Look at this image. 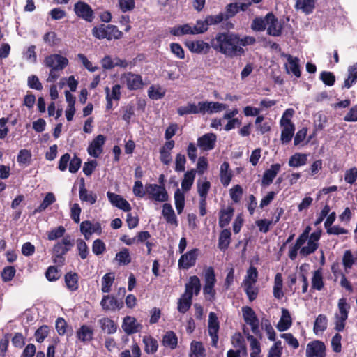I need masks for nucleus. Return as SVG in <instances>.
Masks as SVG:
<instances>
[{
  "mask_svg": "<svg viewBox=\"0 0 357 357\" xmlns=\"http://www.w3.org/2000/svg\"><path fill=\"white\" fill-rule=\"evenodd\" d=\"M238 33L225 31L218 33L211 40L212 48L227 57L234 58L245 54V50L238 45Z\"/></svg>",
  "mask_w": 357,
  "mask_h": 357,
  "instance_id": "1",
  "label": "nucleus"
},
{
  "mask_svg": "<svg viewBox=\"0 0 357 357\" xmlns=\"http://www.w3.org/2000/svg\"><path fill=\"white\" fill-rule=\"evenodd\" d=\"M43 65L50 69L47 82H54L60 76L59 72L68 65V59L61 54H52L45 57Z\"/></svg>",
  "mask_w": 357,
  "mask_h": 357,
  "instance_id": "2",
  "label": "nucleus"
},
{
  "mask_svg": "<svg viewBox=\"0 0 357 357\" xmlns=\"http://www.w3.org/2000/svg\"><path fill=\"white\" fill-rule=\"evenodd\" d=\"M92 35L98 40L107 39L112 40L113 39H121L123 37V32L118 27L112 24H102L94 26L92 30Z\"/></svg>",
  "mask_w": 357,
  "mask_h": 357,
  "instance_id": "3",
  "label": "nucleus"
},
{
  "mask_svg": "<svg viewBox=\"0 0 357 357\" xmlns=\"http://www.w3.org/2000/svg\"><path fill=\"white\" fill-rule=\"evenodd\" d=\"M204 285L203 287V294L205 298L209 301H213L215 298V285L216 278L214 268L212 266L208 267L204 273Z\"/></svg>",
  "mask_w": 357,
  "mask_h": 357,
  "instance_id": "4",
  "label": "nucleus"
},
{
  "mask_svg": "<svg viewBox=\"0 0 357 357\" xmlns=\"http://www.w3.org/2000/svg\"><path fill=\"white\" fill-rule=\"evenodd\" d=\"M350 307L347 298H342L339 299L337 303L338 312L335 314V329L336 331L340 332L344 329Z\"/></svg>",
  "mask_w": 357,
  "mask_h": 357,
  "instance_id": "5",
  "label": "nucleus"
},
{
  "mask_svg": "<svg viewBox=\"0 0 357 357\" xmlns=\"http://www.w3.org/2000/svg\"><path fill=\"white\" fill-rule=\"evenodd\" d=\"M145 190L149 199L152 200L160 202L168 200V193L164 185L146 184Z\"/></svg>",
  "mask_w": 357,
  "mask_h": 357,
  "instance_id": "6",
  "label": "nucleus"
},
{
  "mask_svg": "<svg viewBox=\"0 0 357 357\" xmlns=\"http://www.w3.org/2000/svg\"><path fill=\"white\" fill-rule=\"evenodd\" d=\"M74 245V240L69 235L63 238L61 241L57 242L53 247L52 251L55 257L63 260V256L71 250Z\"/></svg>",
  "mask_w": 357,
  "mask_h": 357,
  "instance_id": "7",
  "label": "nucleus"
},
{
  "mask_svg": "<svg viewBox=\"0 0 357 357\" xmlns=\"http://www.w3.org/2000/svg\"><path fill=\"white\" fill-rule=\"evenodd\" d=\"M244 321L250 326L252 332L256 335H260L259 321L254 310L248 306L242 308Z\"/></svg>",
  "mask_w": 357,
  "mask_h": 357,
  "instance_id": "8",
  "label": "nucleus"
},
{
  "mask_svg": "<svg viewBox=\"0 0 357 357\" xmlns=\"http://www.w3.org/2000/svg\"><path fill=\"white\" fill-rule=\"evenodd\" d=\"M321 236V231H315L312 233L310 238L307 240V244L303 245L300 250V255L303 257H307L315 252L318 248L319 240Z\"/></svg>",
  "mask_w": 357,
  "mask_h": 357,
  "instance_id": "9",
  "label": "nucleus"
},
{
  "mask_svg": "<svg viewBox=\"0 0 357 357\" xmlns=\"http://www.w3.org/2000/svg\"><path fill=\"white\" fill-rule=\"evenodd\" d=\"M220 329L219 321L215 313L211 312L208 315V331L211 337V345L217 347L218 342V331Z\"/></svg>",
  "mask_w": 357,
  "mask_h": 357,
  "instance_id": "10",
  "label": "nucleus"
},
{
  "mask_svg": "<svg viewBox=\"0 0 357 357\" xmlns=\"http://www.w3.org/2000/svg\"><path fill=\"white\" fill-rule=\"evenodd\" d=\"M74 11L77 17L88 22H91L94 18L93 9L86 2H77L74 6Z\"/></svg>",
  "mask_w": 357,
  "mask_h": 357,
  "instance_id": "11",
  "label": "nucleus"
},
{
  "mask_svg": "<svg viewBox=\"0 0 357 357\" xmlns=\"http://www.w3.org/2000/svg\"><path fill=\"white\" fill-rule=\"evenodd\" d=\"M306 357H326V346L319 340L310 342L306 347Z\"/></svg>",
  "mask_w": 357,
  "mask_h": 357,
  "instance_id": "12",
  "label": "nucleus"
},
{
  "mask_svg": "<svg viewBox=\"0 0 357 357\" xmlns=\"http://www.w3.org/2000/svg\"><path fill=\"white\" fill-rule=\"evenodd\" d=\"M199 254V250L197 248L190 250L185 254L181 256L178 261V266L182 269H189L192 266H194L196 263Z\"/></svg>",
  "mask_w": 357,
  "mask_h": 357,
  "instance_id": "13",
  "label": "nucleus"
},
{
  "mask_svg": "<svg viewBox=\"0 0 357 357\" xmlns=\"http://www.w3.org/2000/svg\"><path fill=\"white\" fill-rule=\"evenodd\" d=\"M121 327L124 333L130 335L139 332L142 329L143 326L137 321L135 317L126 316L123 319Z\"/></svg>",
  "mask_w": 357,
  "mask_h": 357,
  "instance_id": "14",
  "label": "nucleus"
},
{
  "mask_svg": "<svg viewBox=\"0 0 357 357\" xmlns=\"http://www.w3.org/2000/svg\"><path fill=\"white\" fill-rule=\"evenodd\" d=\"M121 82L126 84L129 90H137L143 84L142 77L132 73H124L121 77Z\"/></svg>",
  "mask_w": 357,
  "mask_h": 357,
  "instance_id": "15",
  "label": "nucleus"
},
{
  "mask_svg": "<svg viewBox=\"0 0 357 357\" xmlns=\"http://www.w3.org/2000/svg\"><path fill=\"white\" fill-rule=\"evenodd\" d=\"M106 141V137L103 135H98L89 144L87 148L88 153L93 157L98 158L103 151V146Z\"/></svg>",
  "mask_w": 357,
  "mask_h": 357,
  "instance_id": "16",
  "label": "nucleus"
},
{
  "mask_svg": "<svg viewBox=\"0 0 357 357\" xmlns=\"http://www.w3.org/2000/svg\"><path fill=\"white\" fill-rule=\"evenodd\" d=\"M267 25V33L268 35L276 37L281 36L282 26L279 23L278 18L271 12L266 14Z\"/></svg>",
  "mask_w": 357,
  "mask_h": 357,
  "instance_id": "17",
  "label": "nucleus"
},
{
  "mask_svg": "<svg viewBox=\"0 0 357 357\" xmlns=\"http://www.w3.org/2000/svg\"><path fill=\"white\" fill-rule=\"evenodd\" d=\"M217 136L214 133H206L197 139V146L203 151H211L214 149Z\"/></svg>",
  "mask_w": 357,
  "mask_h": 357,
  "instance_id": "18",
  "label": "nucleus"
},
{
  "mask_svg": "<svg viewBox=\"0 0 357 357\" xmlns=\"http://www.w3.org/2000/svg\"><path fill=\"white\" fill-rule=\"evenodd\" d=\"M107 196L112 206L125 212H129L131 210L130 203L122 196L111 192H107Z\"/></svg>",
  "mask_w": 357,
  "mask_h": 357,
  "instance_id": "19",
  "label": "nucleus"
},
{
  "mask_svg": "<svg viewBox=\"0 0 357 357\" xmlns=\"http://www.w3.org/2000/svg\"><path fill=\"white\" fill-rule=\"evenodd\" d=\"M198 106L200 107L201 114L206 112L209 114L216 113L227 108V105L220 103L218 102H199Z\"/></svg>",
  "mask_w": 357,
  "mask_h": 357,
  "instance_id": "20",
  "label": "nucleus"
},
{
  "mask_svg": "<svg viewBox=\"0 0 357 357\" xmlns=\"http://www.w3.org/2000/svg\"><path fill=\"white\" fill-rule=\"evenodd\" d=\"M100 305L104 310L115 311L120 310L123 306L122 301H118L115 297L109 295H105L102 297Z\"/></svg>",
  "mask_w": 357,
  "mask_h": 357,
  "instance_id": "21",
  "label": "nucleus"
},
{
  "mask_svg": "<svg viewBox=\"0 0 357 357\" xmlns=\"http://www.w3.org/2000/svg\"><path fill=\"white\" fill-rule=\"evenodd\" d=\"M201 291V282L197 275L190 276L188 282L185 285L183 294L192 298L193 295L197 296Z\"/></svg>",
  "mask_w": 357,
  "mask_h": 357,
  "instance_id": "22",
  "label": "nucleus"
},
{
  "mask_svg": "<svg viewBox=\"0 0 357 357\" xmlns=\"http://www.w3.org/2000/svg\"><path fill=\"white\" fill-rule=\"evenodd\" d=\"M79 195L81 201L88 202L90 204H95L97 200V195L92 191L86 190L84 178H81L79 180Z\"/></svg>",
  "mask_w": 357,
  "mask_h": 357,
  "instance_id": "23",
  "label": "nucleus"
},
{
  "mask_svg": "<svg viewBox=\"0 0 357 357\" xmlns=\"http://www.w3.org/2000/svg\"><path fill=\"white\" fill-rule=\"evenodd\" d=\"M280 168L281 165L279 163H275L272 165L270 169L265 170L261 179V185L263 186H268L271 185L280 172Z\"/></svg>",
  "mask_w": 357,
  "mask_h": 357,
  "instance_id": "24",
  "label": "nucleus"
},
{
  "mask_svg": "<svg viewBox=\"0 0 357 357\" xmlns=\"http://www.w3.org/2000/svg\"><path fill=\"white\" fill-rule=\"evenodd\" d=\"M188 49L197 54H207L211 47V44H208L203 40L191 41L186 44Z\"/></svg>",
  "mask_w": 357,
  "mask_h": 357,
  "instance_id": "25",
  "label": "nucleus"
},
{
  "mask_svg": "<svg viewBox=\"0 0 357 357\" xmlns=\"http://www.w3.org/2000/svg\"><path fill=\"white\" fill-rule=\"evenodd\" d=\"M94 331L92 326L82 325L76 332L77 339L82 342H88L93 340Z\"/></svg>",
  "mask_w": 357,
  "mask_h": 357,
  "instance_id": "26",
  "label": "nucleus"
},
{
  "mask_svg": "<svg viewBox=\"0 0 357 357\" xmlns=\"http://www.w3.org/2000/svg\"><path fill=\"white\" fill-rule=\"evenodd\" d=\"M288 65H285L286 70L288 73H291L296 77L299 78L301 75L299 59L293 57L291 55H287Z\"/></svg>",
  "mask_w": 357,
  "mask_h": 357,
  "instance_id": "27",
  "label": "nucleus"
},
{
  "mask_svg": "<svg viewBox=\"0 0 357 357\" xmlns=\"http://www.w3.org/2000/svg\"><path fill=\"white\" fill-rule=\"evenodd\" d=\"M292 324L291 314L287 309H282V316L277 325L279 331L282 332L288 330Z\"/></svg>",
  "mask_w": 357,
  "mask_h": 357,
  "instance_id": "28",
  "label": "nucleus"
},
{
  "mask_svg": "<svg viewBox=\"0 0 357 357\" xmlns=\"http://www.w3.org/2000/svg\"><path fill=\"white\" fill-rule=\"evenodd\" d=\"M315 0H296L294 7L296 10H301L305 15H310L315 8Z\"/></svg>",
  "mask_w": 357,
  "mask_h": 357,
  "instance_id": "29",
  "label": "nucleus"
},
{
  "mask_svg": "<svg viewBox=\"0 0 357 357\" xmlns=\"http://www.w3.org/2000/svg\"><path fill=\"white\" fill-rule=\"evenodd\" d=\"M101 329L107 334H114L117 331L118 325L111 319L103 317L98 320Z\"/></svg>",
  "mask_w": 357,
  "mask_h": 357,
  "instance_id": "30",
  "label": "nucleus"
},
{
  "mask_svg": "<svg viewBox=\"0 0 357 357\" xmlns=\"http://www.w3.org/2000/svg\"><path fill=\"white\" fill-rule=\"evenodd\" d=\"M231 178H232V173L229 170V164L228 162L225 161L220 166V182L225 187H227L231 182Z\"/></svg>",
  "mask_w": 357,
  "mask_h": 357,
  "instance_id": "31",
  "label": "nucleus"
},
{
  "mask_svg": "<svg viewBox=\"0 0 357 357\" xmlns=\"http://www.w3.org/2000/svg\"><path fill=\"white\" fill-rule=\"evenodd\" d=\"M66 286L68 290L75 291L79 288V275L75 272H68L64 276Z\"/></svg>",
  "mask_w": 357,
  "mask_h": 357,
  "instance_id": "32",
  "label": "nucleus"
},
{
  "mask_svg": "<svg viewBox=\"0 0 357 357\" xmlns=\"http://www.w3.org/2000/svg\"><path fill=\"white\" fill-rule=\"evenodd\" d=\"M144 344V351L148 354H155L158 348V341L151 335H146L143 337Z\"/></svg>",
  "mask_w": 357,
  "mask_h": 357,
  "instance_id": "33",
  "label": "nucleus"
},
{
  "mask_svg": "<svg viewBox=\"0 0 357 357\" xmlns=\"http://www.w3.org/2000/svg\"><path fill=\"white\" fill-rule=\"evenodd\" d=\"M231 233L229 229H223L219 236L218 248L222 251H225L231 242Z\"/></svg>",
  "mask_w": 357,
  "mask_h": 357,
  "instance_id": "34",
  "label": "nucleus"
},
{
  "mask_svg": "<svg viewBox=\"0 0 357 357\" xmlns=\"http://www.w3.org/2000/svg\"><path fill=\"white\" fill-rule=\"evenodd\" d=\"M162 344L165 347H169L171 349H174L177 347L178 338L174 332L169 331H167L163 336Z\"/></svg>",
  "mask_w": 357,
  "mask_h": 357,
  "instance_id": "35",
  "label": "nucleus"
},
{
  "mask_svg": "<svg viewBox=\"0 0 357 357\" xmlns=\"http://www.w3.org/2000/svg\"><path fill=\"white\" fill-rule=\"evenodd\" d=\"M283 280L282 274L278 273L274 279L273 296L277 299H281L284 296L282 291Z\"/></svg>",
  "mask_w": 357,
  "mask_h": 357,
  "instance_id": "36",
  "label": "nucleus"
},
{
  "mask_svg": "<svg viewBox=\"0 0 357 357\" xmlns=\"http://www.w3.org/2000/svg\"><path fill=\"white\" fill-rule=\"evenodd\" d=\"M192 298L183 294L178 301V311L182 314L187 312L191 307Z\"/></svg>",
  "mask_w": 357,
  "mask_h": 357,
  "instance_id": "37",
  "label": "nucleus"
},
{
  "mask_svg": "<svg viewBox=\"0 0 357 357\" xmlns=\"http://www.w3.org/2000/svg\"><path fill=\"white\" fill-rule=\"evenodd\" d=\"M307 155L301 153H296L291 155L289 160V166L292 167H298L305 165L307 163Z\"/></svg>",
  "mask_w": 357,
  "mask_h": 357,
  "instance_id": "38",
  "label": "nucleus"
},
{
  "mask_svg": "<svg viewBox=\"0 0 357 357\" xmlns=\"http://www.w3.org/2000/svg\"><path fill=\"white\" fill-rule=\"evenodd\" d=\"M195 170L191 169L185 173L181 181V188L184 191H189L193 184L195 178Z\"/></svg>",
  "mask_w": 357,
  "mask_h": 357,
  "instance_id": "39",
  "label": "nucleus"
},
{
  "mask_svg": "<svg viewBox=\"0 0 357 357\" xmlns=\"http://www.w3.org/2000/svg\"><path fill=\"white\" fill-rule=\"evenodd\" d=\"M200 107L196 105L195 103H188L185 106H181L178 108L177 112L180 116H184L191 114L201 113Z\"/></svg>",
  "mask_w": 357,
  "mask_h": 357,
  "instance_id": "40",
  "label": "nucleus"
},
{
  "mask_svg": "<svg viewBox=\"0 0 357 357\" xmlns=\"http://www.w3.org/2000/svg\"><path fill=\"white\" fill-rule=\"evenodd\" d=\"M324 287L323 274L321 269L316 270L313 273L312 278V288L320 291Z\"/></svg>",
  "mask_w": 357,
  "mask_h": 357,
  "instance_id": "41",
  "label": "nucleus"
},
{
  "mask_svg": "<svg viewBox=\"0 0 357 357\" xmlns=\"http://www.w3.org/2000/svg\"><path fill=\"white\" fill-rule=\"evenodd\" d=\"M162 213L167 223H177L174 211L170 204H164Z\"/></svg>",
  "mask_w": 357,
  "mask_h": 357,
  "instance_id": "42",
  "label": "nucleus"
},
{
  "mask_svg": "<svg viewBox=\"0 0 357 357\" xmlns=\"http://www.w3.org/2000/svg\"><path fill=\"white\" fill-rule=\"evenodd\" d=\"M328 319L326 315L319 314L317 317L314 324V332L317 334L324 331L327 328Z\"/></svg>",
  "mask_w": 357,
  "mask_h": 357,
  "instance_id": "43",
  "label": "nucleus"
},
{
  "mask_svg": "<svg viewBox=\"0 0 357 357\" xmlns=\"http://www.w3.org/2000/svg\"><path fill=\"white\" fill-rule=\"evenodd\" d=\"M115 279L114 273L112 272L106 273L102 278V287L101 290L103 293H109L111 290V287L114 283Z\"/></svg>",
  "mask_w": 357,
  "mask_h": 357,
  "instance_id": "44",
  "label": "nucleus"
},
{
  "mask_svg": "<svg viewBox=\"0 0 357 357\" xmlns=\"http://www.w3.org/2000/svg\"><path fill=\"white\" fill-rule=\"evenodd\" d=\"M257 278H258V272H257V270L255 267L254 266H250L248 271H247V273H246V275L245 276V278L243 281V285H248V284H255V283L257 282Z\"/></svg>",
  "mask_w": 357,
  "mask_h": 357,
  "instance_id": "45",
  "label": "nucleus"
},
{
  "mask_svg": "<svg viewBox=\"0 0 357 357\" xmlns=\"http://www.w3.org/2000/svg\"><path fill=\"white\" fill-rule=\"evenodd\" d=\"M169 33L175 36L193 34L192 28L188 24L174 26L170 29Z\"/></svg>",
  "mask_w": 357,
  "mask_h": 357,
  "instance_id": "46",
  "label": "nucleus"
},
{
  "mask_svg": "<svg viewBox=\"0 0 357 357\" xmlns=\"http://www.w3.org/2000/svg\"><path fill=\"white\" fill-rule=\"evenodd\" d=\"M234 209L232 206H227L222 208L219 212V223H229L233 215Z\"/></svg>",
  "mask_w": 357,
  "mask_h": 357,
  "instance_id": "47",
  "label": "nucleus"
},
{
  "mask_svg": "<svg viewBox=\"0 0 357 357\" xmlns=\"http://www.w3.org/2000/svg\"><path fill=\"white\" fill-rule=\"evenodd\" d=\"M195 356H204L205 349L203 344L200 342L192 341L190 344V357Z\"/></svg>",
  "mask_w": 357,
  "mask_h": 357,
  "instance_id": "48",
  "label": "nucleus"
},
{
  "mask_svg": "<svg viewBox=\"0 0 357 357\" xmlns=\"http://www.w3.org/2000/svg\"><path fill=\"white\" fill-rule=\"evenodd\" d=\"M283 128L281 132V141L282 144H287L291 142L295 131V126H282Z\"/></svg>",
  "mask_w": 357,
  "mask_h": 357,
  "instance_id": "49",
  "label": "nucleus"
},
{
  "mask_svg": "<svg viewBox=\"0 0 357 357\" xmlns=\"http://www.w3.org/2000/svg\"><path fill=\"white\" fill-rule=\"evenodd\" d=\"M175 206L176 211L180 214L185 206V195L180 189H177L174 192Z\"/></svg>",
  "mask_w": 357,
  "mask_h": 357,
  "instance_id": "50",
  "label": "nucleus"
},
{
  "mask_svg": "<svg viewBox=\"0 0 357 357\" xmlns=\"http://www.w3.org/2000/svg\"><path fill=\"white\" fill-rule=\"evenodd\" d=\"M356 264H357V257H354L351 250H346L342 257V264L345 270L350 269Z\"/></svg>",
  "mask_w": 357,
  "mask_h": 357,
  "instance_id": "51",
  "label": "nucleus"
},
{
  "mask_svg": "<svg viewBox=\"0 0 357 357\" xmlns=\"http://www.w3.org/2000/svg\"><path fill=\"white\" fill-rule=\"evenodd\" d=\"M115 259L120 265H128L131 261V257L128 248H123L116 255Z\"/></svg>",
  "mask_w": 357,
  "mask_h": 357,
  "instance_id": "52",
  "label": "nucleus"
},
{
  "mask_svg": "<svg viewBox=\"0 0 357 357\" xmlns=\"http://www.w3.org/2000/svg\"><path fill=\"white\" fill-rule=\"evenodd\" d=\"M56 201V197L52 192H47L44 197L42 203L36 209L37 212L45 211L49 206L52 205Z\"/></svg>",
  "mask_w": 357,
  "mask_h": 357,
  "instance_id": "53",
  "label": "nucleus"
},
{
  "mask_svg": "<svg viewBox=\"0 0 357 357\" xmlns=\"http://www.w3.org/2000/svg\"><path fill=\"white\" fill-rule=\"evenodd\" d=\"M231 344L234 347L245 352L246 347L243 337L240 333H236L231 337Z\"/></svg>",
  "mask_w": 357,
  "mask_h": 357,
  "instance_id": "54",
  "label": "nucleus"
},
{
  "mask_svg": "<svg viewBox=\"0 0 357 357\" xmlns=\"http://www.w3.org/2000/svg\"><path fill=\"white\" fill-rule=\"evenodd\" d=\"M78 255L81 259H85L89 254V249L83 239L79 238L76 241Z\"/></svg>",
  "mask_w": 357,
  "mask_h": 357,
  "instance_id": "55",
  "label": "nucleus"
},
{
  "mask_svg": "<svg viewBox=\"0 0 357 357\" xmlns=\"http://www.w3.org/2000/svg\"><path fill=\"white\" fill-rule=\"evenodd\" d=\"M266 27V15L263 18L255 17L251 24V29L255 31H263Z\"/></svg>",
  "mask_w": 357,
  "mask_h": 357,
  "instance_id": "56",
  "label": "nucleus"
},
{
  "mask_svg": "<svg viewBox=\"0 0 357 357\" xmlns=\"http://www.w3.org/2000/svg\"><path fill=\"white\" fill-rule=\"evenodd\" d=\"M105 91L106 96L108 95L112 100L119 101L121 99V86L119 84L113 86L111 91L109 88L106 86Z\"/></svg>",
  "mask_w": 357,
  "mask_h": 357,
  "instance_id": "57",
  "label": "nucleus"
},
{
  "mask_svg": "<svg viewBox=\"0 0 357 357\" xmlns=\"http://www.w3.org/2000/svg\"><path fill=\"white\" fill-rule=\"evenodd\" d=\"M294 114V110L292 108L287 109L280 119V123L281 126H294L291 122V118Z\"/></svg>",
  "mask_w": 357,
  "mask_h": 357,
  "instance_id": "58",
  "label": "nucleus"
},
{
  "mask_svg": "<svg viewBox=\"0 0 357 357\" xmlns=\"http://www.w3.org/2000/svg\"><path fill=\"white\" fill-rule=\"evenodd\" d=\"M247 340L250 342L251 349L250 355L260 354L261 347L259 341L252 335H247Z\"/></svg>",
  "mask_w": 357,
  "mask_h": 357,
  "instance_id": "59",
  "label": "nucleus"
},
{
  "mask_svg": "<svg viewBox=\"0 0 357 357\" xmlns=\"http://www.w3.org/2000/svg\"><path fill=\"white\" fill-rule=\"evenodd\" d=\"M45 276L47 280L53 282L59 280L61 277L60 271L54 266H50L45 272Z\"/></svg>",
  "mask_w": 357,
  "mask_h": 357,
  "instance_id": "60",
  "label": "nucleus"
},
{
  "mask_svg": "<svg viewBox=\"0 0 357 357\" xmlns=\"http://www.w3.org/2000/svg\"><path fill=\"white\" fill-rule=\"evenodd\" d=\"M230 197L234 203H238L243 195V188L240 185H236L230 189Z\"/></svg>",
  "mask_w": 357,
  "mask_h": 357,
  "instance_id": "61",
  "label": "nucleus"
},
{
  "mask_svg": "<svg viewBox=\"0 0 357 357\" xmlns=\"http://www.w3.org/2000/svg\"><path fill=\"white\" fill-rule=\"evenodd\" d=\"M27 85L30 89L41 91L43 89L42 83L40 82L37 75H31L27 78Z\"/></svg>",
  "mask_w": 357,
  "mask_h": 357,
  "instance_id": "62",
  "label": "nucleus"
},
{
  "mask_svg": "<svg viewBox=\"0 0 357 357\" xmlns=\"http://www.w3.org/2000/svg\"><path fill=\"white\" fill-rule=\"evenodd\" d=\"M320 79L326 86H333L335 82V77L331 72L323 71L320 73Z\"/></svg>",
  "mask_w": 357,
  "mask_h": 357,
  "instance_id": "63",
  "label": "nucleus"
},
{
  "mask_svg": "<svg viewBox=\"0 0 357 357\" xmlns=\"http://www.w3.org/2000/svg\"><path fill=\"white\" fill-rule=\"evenodd\" d=\"M282 352V342L277 341L270 349L268 355L267 357H281Z\"/></svg>",
  "mask_w": 357,
  "mask_h": 357,
  "instance_id": "64",
  "label": "nucleus"
}]
</instances>
